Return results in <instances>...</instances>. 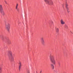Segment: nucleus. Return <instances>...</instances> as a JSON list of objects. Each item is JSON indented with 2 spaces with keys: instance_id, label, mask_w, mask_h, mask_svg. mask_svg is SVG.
<instances>
[{
  "instance_id": "3",
  "label": "nucleus",
  "mask_w": 73,
  "mask_h": 73,
  "mask_svg": "<svg viewBox=\"0 0 73 73\" xmlns=\"http://www.w3.org/2000/svg\"><path fill=\"white\" fill-rule=\"evenodd\" d=\"M5 25L6 29L8 31H9V29H10V27H11L10 24L9 23H6Z\"/></svg>"
},
{
  "instance_id": "12",
  "label": "nucleus",
  "mask_w": 73,
  "mask_h": 73,
  "mask_svg": "<svg viewBox=\"0 0 73 73\" xmlns=\"http://www.w3.org/2000/svg\"><path fill=\"white\" fill-rule=\"evenodd\" d=\"M41 42L42 45H44L45 44V42L44 41V40L41 41Z\"/></svg>"
},
{
  "instance_id": "6",
  "label": "nucleus",
  "mask_w": 73,
  "mask_h": 73,
  "mask_svg": "<svg viewBox=\"0 0 73 73\" xmlns=\"http://www.w3.org/2000/svg\"><path fill=\"white\" fill-rule=\"evenodd\" d=\"M22 66V64L21 62L19 63V70H21V67Z\"/></svg>"
},
{
  "instance_id": "2",
  "label": "nucleus",
  "mask_w": 73,
  "mask_h": 73,
  "mask_svg": "<svg viewBox=\"0 0 73 73\" xmlns=\"http://www.w3.org/2000/svg\"><path fill=\"white\" fill-rule=\"evenodd\" d=\"M0 12L3 16H4L5 15V13L4 11L3 6L1 5H0Z\"/></svg>"
},
{
  "instance_id": "10",
  "label": "nucleus",
  "mask_w": 73,
  "mask_h": 73,
  "mask_svg": "<svg viewBox=\"0 0 73 73\" xmlns=\"http://www.w3.org/2000/svg\"><path fill=\"white\" fill-rule=\"evenodd\" d=\"M55 30L56 32H59V29L58 28L56 27Z\"/></svg>"
},
{
  "instance_id": "5",
  "label": "nucleus",
  "mask_w": 73,
  "mask_h": 73,
  "mask_svg": "<svg viewBox=\"0 0 73 73\" xmlns=\"http://www.w3.org/2000/svg\"><path fill=\"white\" fill-rule=\"evenodd\" d=\"M66 9L67 10V12H68V13H69V12H70V11H69V8H68V5L67 3H66Z\"/></svg>"
},
{
  "instance_id": "9",
  "label": "nucleus",
  "mask_w": 73,
  "mask_h": 73,
  "mask_svg": "<svg viewBox=\"0 0 73 73\" xmlns=\"http://www.w3.org/2000/svg\"><path fill=\"white\" fill-rule=\"evenodd\" d=\"M10 60L11 61V62L14 61V58L13 56H12L11 57Z\"/></svg>"
},
{
  "instance_id": "21",
  "label": "nucleus",
  "mask_w": 73,
  "mask_h": 73,
  "mask_svg": "<svg viewBox=\"0 0 73 73\" xmlns=\"http://www.w3.org/2000/svg\"><path fill=\"white\" fill-rule=\"evenodd\" d=\"M41 72H42V71H41L40 72V73H41Z\"/></svg>"
},
{
  "instance_id": "4",
  "label": "nucleus",
  "mask_w": 73,
  "mask_h": 73,
  "mask_svg": "<svg viewBox=\"0 0 73 73\" xmlns=\"http://www.w3.org/2000/svg\"><path fill=\"white\" fill-rule=\"evenodd\" d=\"M44 1L47 4H48V5H53V4L52 0H44Z\"/></svg>"
},
{
  "instance_id": "18",
  "label": "nucleus",
  "mask_w": 73,
  "mask_h": 73,
  "mask_svg": "<svg viewBox=\"0 0 73 73\" xmlns=\"http://www.w3.org/2000/svg\"><path fill=\"white\" fill-rule=\"evenodd\" d=\"M65 28H68V26L66 25L65 26Z\"/></svg>"
},
{
  "instance_id": "20",
  "label": "nucleus",
  "mask_w": 73,
  "mask_h": 73,
  "mask_svg": "<svg viewBox=\"0 0 73 73\" xmlns=\"http://www.w3.org/2000/svg\"><path fill=\"white\" fill-rule=\"evenodd\" d=\"M27 72H28V73H30V72L29 71H28Z\"/></svg>"
},
{
  "instance_id": "16",
  "label": "nucleus",
  "mask_w": 73,
  "mask_h": 73,
  "mask_svg": "<svg viewBox=\"0 0 73 73\" xmlns=\"http://www.w3.org/2000/svg\"><path fill=\"white\" fill-rule=\"evenodd\" d=\"M17 7H18V4H17L16 6V9H17Z\"/></svg>"
},
{
  "instance_id": "14",
  "label": "nucleus",
  "mask_w": 73,
  "mask_h": 73,
  "mask_svg": "<svg viewBox=\"0 0 73 73\" xmlns=\"http://www.w3.org/2000/svg\"><path fill=\"white\" fill-rule=\"evenodd\" d=\"M41 41H44V38L42 37L40 39Z\"/></svg>"
},
{
  "instance_id": "19",
  "label": "nucleus",
  "mask_w": 73,
  "mask_h": 73,
  "mask_svg": "<svg viewBox=\"0 0 73 73\" xmlns=\"http://www.w3.org/2000/svg\"><path fill=\"white\" fill-rule=\"evenodd\" d=\"M58 65H59V66H60V63L58 62Z\"/></svg>"
},
{
  "instance_id": "7",
  "label": "nucleus",
  "mask_w": 73,
  "mask_h": 73,
  "mask_svg": "<svg viewBox=\"0 0 73 73\" xmlns=\"http://www.w3.org/2000/svg\"><path fill=\"white\" fill-rule=\"evenodd\" d=\"M8 56H12V51H8Z\"/></svg>"
},
{
  "instance_id": "1",
  "label": "nucleus",
  "mask_w": 73,
  "mask_h": 73,
  "mask_svg": "<svg viewBox=\"0 0 73 73\" xmlns=\"http://www.w3.org/2000/svg\"><path fill=\"white\" fill-rule=\"evenodd\" d=\"M50 58L51 62H52V63L54 64H56V61H55V60H54V56L50 55Z\"/></svg>"
},
{
  "instance_id": "13",
  "label": "nucleus",
  "mask_w": 73,
  "mask_h": 73,
  "mask_svg": "<svg viewBox=\"0 0 73 73\" xmlns=\"http://www.w3.org/2000/svg\"><path fill=\"white\" fill-rule=\"evenodd\" d=\"M8 43L9 44H11V40H9L8 41Z\"/></svg>"
},
{
  "instance_id": "11",
  "label": "nucleus",
  "mask_w": 73,
  "mask_h": 73,
  "mask_svg": "<svg viewBox=\"0 0 73 73\" xmlns=\"http://www.w3.org/2000/svg\"><path fill=\"white\" fill-rule=\"evenodd\" d=\"M51 68H52V69H54V66L53 64H51Z\"/></svg>"
},
{
  "instance_id": "8",
  "label": "nucleus",
  "mask_w": 73,
  "mask_h": 73,
  "mask_svg": "<svg viewBox=\"0 0 73 73\" xmlns=\"http://www.w3.org/2000/svg\"><path fill=\"white\" fill-rule=\"evenodd\" d=\"M60 23L62 25H64V24H65V22L63 20L61 19L60 20Z\"/></svg>"
},
{
  "instance_id": "15",
  "label": "nucleus",
  "mask_w": 73,
  "mask_h": 73,
  "mask_svg": "<svg viewBox=\"0 0 73 73\" xmlns=\"http://www.w3.org/2000/svg\"><path fill=\"white\" fill-rule=\"evenodd\" d=\"M1 72H2V68L0 67V73H1Z\"/></svg>"
},
{
  "instance_id": "17",
  "label": "nucleus",
  "mask_w": 73,
  "mask_h": 73,
  "mask_svg": "<svg viewBox=\"0 0 73 73\" xmlns=\"http://www.w3.org/2000/svg\"><path fill=\"white\" fill-rule=\"evenodd\" d=\"M4 2L5 3V4H7V1H6L5 0H4Z\"/></svg>"
}]
</instances>
